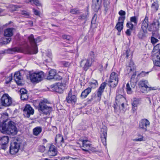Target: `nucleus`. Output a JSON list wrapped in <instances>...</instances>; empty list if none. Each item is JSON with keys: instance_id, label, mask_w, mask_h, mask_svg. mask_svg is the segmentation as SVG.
I'll list each match as a JSON object with an SVG mask.
<instances>
[{"instance_id": "nucleus-23", "label": "nucleus", "mask_w": 160, "mask_h": 160, "mask_svg": "<svg viewBox=\"0 0 160 160\" xmlns=\"http://www.w3.org/2000/svg\"><path fill=\"white\" fill-rule=\"evenodd\" d=\"M66 100L68 103H74L77 101L76 97L75 95H72L71 94L69 93L66 98Z\"/></svg>"}, {"instance_id": "nucleus-28", "label": "nucleus", "mask_w": 160, "mask_h": 160, "mask_svg": "<svg viewBox=\"0 0 160 160\" xmlns=\"http://www.w3.org/2000/svg\"><path fill=\"white\" fill-rule=\"evenodd\" d=\"M153 62L154 65L156 66L160 67V57L158 55H155Z\"/></svg>"}, {"instance_id": "nucleus-50", "label": "nucleus", "mask_w": 160, "mask_h": 160, "mask_svg": "<svg viewBox=\"0 0 160 160\" xmlns=\"http://www.w3.org/2000/svg\"><path fill=\"white\" fill-rule=\"evenodd\" d=\"M12 76H9V77L8 78L6 79V84H8L9 82L12 80Z\"/></svg>"}, {"instance_id": "nucleus-57", "label": "nucleus", "mask_w": 160, "mask_h": 160, "mask_svg": "<svg viewBox=\"0 0 160 160\" xmlns=\"http://www.w3.org/2000/svg\"><path fill=\"white\" fill-rule=\"evenodd\" d=\"M130 52V51L129 50H127L126 52L125 53L126 54V57L127 58H128V57L129 56V54Z\"/></svg>"}, {"instance_id": "nucleus-10", "label": "nucleus", "mask_w": 160, "mask_h": 160, "mask_svg": "<svg viewBox=\"0 0 160 160\" xmlns=\"http://www.w3.org/2000/svg\"><path fill=\"white\" fill-rule=\"evenodd\" d=\"M65 88L62 84L60 83H56L51 85L49 88L50 91H54L59 93H62Z\"/></svg>"}, {"instance_id": "nucleus-20", "label": "nucleus", "mask_w": 160, "mask_h": 160, "mask_svg": "<svg viewBox=\"0 0 160 160\" xmlns=\"http://www.w3.org/2000/svg\"><path fill=\"white\" fill-rule=\"evenodd\" d=\"M106 84L107 83L105 82L102 83L101 84L100 87L98 90L97 96L99 100L101 99L102 93L104 91V90L106 86Z\"/></svg>"}, {"instance_id": "nucleus-49", "label": "nucleus", "mask_w": 160, "mask_h": 160, "mask_svg": "<svg viewBox=\"0 0 160 160\" xmlns=\"http://www.w3.org/2000/svg\"><path fill=\"white\" fill-rule=\"evenodd\" d=\"M22 15L25 16V17L28 18L29 16V13L26 11H23L22 12Z\"/></svg>"}, {"instance_id": "nucleus-22", "label": "nucleus", "mask_w": 160, "mask_h": 160, "mask_svg": "<svg viewBox=\"0 0 160 160\" xmlns=\"http://www.w3.org/2000/svg\"><path fill=\"white\" fill-rule=\"evenodd\" d=\"M130 83L131 86L129 83L126 84V91L128 94H131L132 93V88H134L136 85V82H132L131 81H130Z\"/></svg>"}, {"instance_id": "nucleus-62", "label": "nucleus", "mask_w": 160, "mask_h": 160, "mask_svg": "<svg viewBox=\"0 0 160 160\" xmlns=\"http://www.w3.org/2000/svg\"><path fill=\"white\" fill-rule=\"evenodd\" d=\"M136 76V74H133L131 77V79H132V78H134Z\"/></svg>"}, {"instance_id": "nucleus-14", "label": "nucleus", "mask_w": 160, "mask_h": 160, "mask_svg": "<svg viewBox=\"0 0 160 160\" xmlns=\"http://www.w3.org/2000/svg\"><path fill=\"white\" fill-rule=\"evenodd\" d=\"M123 92L122 89H120L117 90L116 97V101L120 103L122 102H125L126 98L123 96Z\"/></svg>"}, {"instance_id": "nucleus-47", "label": "nucleus", "mask_w": 160, "mask_h": 160, "mask_svg": "<svg viewBox=\"0 0 160 160\" xmlns=\"http://www.w3.org/2000/svg\"><path fill=\"white\" fill-rule=\"evenodd\" d=\"M154 49L157 50L158 51L157 52H158L159 54H160V43L157 44L155 46Z\"/></svg>"}, {"instance_id": "nucleus-26", "label": "nucleus", "mask_w": 160, "mask_h": 160, "mask_svg": "<svg viewBox=\"0 0 160 160\" xmlns=\"http://www.w3.org/2000/svg\"><path fill=\"white\" fill-rule=\"evenodd\" d=\"M91 91V88H88L82 91L81 95V97L83 99L85 98Z\"/></svg>"}, {"instance_id": "nucleus-59", "label": "nucleus", "mask_w": 160, "mask_h": 160, "mask_svg": "<svg viewBox=\"0 0 160 160\" xmlns=\"http://www.w3.org/2000/svg\"><path fill=\"white\" fill-rule=\"evenodd\" d=\"M11 38H9L8 39H6V42H7L6 44H8V43H9L10 42V41H11Z\"/></svg>"}, {"instance_id": "nucleus-8", "label": "nucleus", "mask_w": 160, "mask_h": 160, "mask_svg": "<svg viewBox=\"0 0 160 160\" xmlns=\"http://www.w3.org/2000/svg\"><path fill=\"white\" fill-rule=\"evenodd\" d=\"M44 76V72L40 71L37 73L34 72L30 74L29 78L32 82L38 83L42 80Z\"/></svg>"}, {"instance_id": "nucleus-37", "label": "nucleus", "mask_w": 160, "mask_h": 160, "mask_svg": "<svg viewBox=\"0 0 160 160\" xmlns=\"http://www.w3.org/2000/svg\"><path fill=\"white\" fill-rule=\"evenodd\" d=\"M89 83L91 87V88H95L98 85V82L96 80H93L92 82H89Z\"/></svg>"}, {"instance_id": "nucleus-39", "label": "nucleus", "mask_w": 160, "mask_h": 160, "mask_svg": "<svg viewBox=\"0 0 160 160\" xmlns=\"http://www.w3.org/2000/svg\"><path fill=\"white\" fill-rule=\"evenodd\" d=\"M126 26L128 28H129V29H130L132 31L134 30L135 29V28L134 26V25L131 22H128L127 23Z\"/></svg>"}, {"instance_id": "nucleus-44", "label": "nucleus", "mask_w": 160, "mask_h": 160, "mask_svg": "<svg viewBox=\"0 0 160 160\" xmlns=\"http://www.w3.org/2000/svg\"><path fill=\"white\" fill-rule=\"evenodd\" d=\"M62 79V77L58 74H57L56 72L53 79H54L56 80H61Z\"/></svg>"}, {"instance_id": "nucleus-46", "label": "nucleus", "mask_w": 160, "mask_h": 160, "mask_svg": "<svg viewBox=\"0 0 160 160\" xmlns=\"http://www.w3.org/2000/svg\"><path fill=\"white\" fill-rule=\"evenodd\" d=\"M158 41V40L156 38L154 37H151V42L152 44H154L157 42Z\"/></svg>"}, {"instance_id": "nucleus-5", "label": "nucleus", "mask_w": 160, "mask_h": 160, "mask_svg": "<svg viewBox=\"0 0 160 160\" xmlns=\"http://www.w3.org/2000/svg\"><path fill=\"white\" fill-rule=\"evenodd\" d=\"M12 104V99L8 94H4L0 99V109L2 107H8L11 106Z\"/></svg>"}, {"instance_id": "nucleus-55", "label": "nucleus", "mask_w": 160, "mask_h": 160, "mask_svg": "<svg viewBox=\"0 0 160 160\" xmlns=\"http://www.w3.org/2000/svg\"><path fill=\"white\" fill-rule=\"evenodd\" d=\"M132 31V30L130 29H128L125 32L127 35L129 36H130L131 34V32Z\"/></svg>"}, {"instance_id": "nucleus-31", "label": "nucleus", "mask_w": 160, "mask_h": 160, "mask_svg": "<svg viewBox=\"0 0 160 160\" xmlns=\"http://www.w3.org/2000/svg\"><path fill=\"white\" fill-rule=\"evenodd\" d=\"M146 33L147 30L142 29V30H141L138 34V38L140 39H143L146 37Z\"/></svg>"}, {"instance_id": "nucleus-48", "label": "nucleus", "mask_w": 160, "mask_h": 160, "mask_svg": "<svg viewBox=\"0 0 160 160\" xmlns=\"http://www.w3.org/2000/svg\"><path fill=\"white\" fill-rule=\"evenodd\" d=\"M38 150L41 152H43L45 150V147L43 146H40L39 147Z\"/></svg>"}, {"instance_id": "nucleus-13", "label": "nucleus", "mask_w": 160, "mask_h": 160, "mask_svg": "<svg viewBox=\"0 0 160 160\" xmlns=\"http://www.w3.org/2000/svg\"><path fill=\"white\" fill-rule=\"evenodd\" d=\"M23 115L27 118H29L31 115L33 114L34 113V109L29 104H27L23 110Z\"/></svg>"}, {"instance_id": "nucleus-45", "label": "nucleus", "mask_w": 160, "mask_h": 160, "mask_svg": "<svg viewBox=\"0 0 160 160\" xmlns=\"http://www.w3.org/2000/svg\"><path fill=\"white\" fill-rule=\"evenodd\" d=\"M28 98V96L27 94H25L21 95V98L22 100H27Z\"/></svg>"}, {"instance_id": "nucleus-18", "label": "nucleus", "mask_w": 160, "mask_h": 160, "mask_svg": "<svg viewBox=\"0 0 160 160\" xmlns=\"http://www.w3.org/2000/svg\"><path fill=\"white\" fill-rule=\"evenodd\" d=\"M92 62L90 59H83L81 61L80 65L83 69L87 71L91 65Z\"/></svg>"}, {"instance_id": "nucleus-19", "label": "nucleus", "mask_w": 160, "mask_h": 160, "mask_svg": "<svg viewBox=\"0 0 160 160\" xmlns=\"http://www.w3.org/2000/svg\"><path fill=\"white\" fill-rule=\"evenodd\" d=\"M102 0H92V8L95 12H97L100 8Z\"/></svg>"}, {"instance_id": "nucleus-64", "label": "nucleus", "mask_w": 160, "mask_h": 160, "mask_svg": "<svg viewBox=\"0 0 160 160\" xmlns=\"http://www.w3.org/2000/svg\"><path fill=\"white\" fill-rule=\"evenodd\" d=\"M44 160H52L49 159L48 158H45L44 159Z\"/></svg>"}, {"instance_id": "nucleus-58", "label": "nucleus", "mask_w": 160, "mask_h": 160, "mask_svg": "<svg viewBox=\"0 0 160 160\" xmlns=\"http://www.w3.org/2000/svg\"><path fill=\"white\" fill-rule=\"evenodd\" d=\"M33 12L34 14L36 15H38L39 14L38 11L37 10L33 9Z\"/></svg>"}, {"instance_id": "nucleus-63", "label": "nucleus", "mask_w": 160, "mask_h": 160, "mask_svg": "<svg viewBox=\"0 0 160 160\" xmlns=\"http://www.w3.org/2000/svg\"><path fill=\"white\" fill-rule=\"evenodd\" d=\"M113 107L114 108V109L115 110L116 109V105L115 104H114L113 105Z\"/></svg>"}, {"instance_id": "nucleus-3", "label": "nucleus", "mask_w": 160, "mask_h": 160, "mask_svg": "<svg viewBox=\"0 0 160 160\" xmlns=\"http://www.w3.org/2000/svg\"><path fill=\"white\" fill-rule=\"evenodd\" d=\"M39 112L45 115L49 114L52 111V108L46 105L44 100L41 101L37 107Z\"/></svg>"}, {"instance_id": "nucleus-24", "label": "nucleus", "mask_w": 160, "mask_h": 160, "mask_svg": "<svg viewBox=\"0 0 160 160\" xmlns=\"http://www.w3.org/2000/svg\"><path fill=\"white\" fill-rule=\"evenodd\" d=\"M15 30L13 28H8L4 30V36L7 37H11L13 35V32Z\"/></svg>"}, {"instance_id": "nucleus-32", "label": "nucleus", "mask_w": 160, "mask_h": 160, "mask_svg": "<svg viewBox=\"0 0 160 160\" xmlns=\"http://www.w3.org/2000/svg\"><path fill=\"white\" fill-rule=\"evenodd\" d=\"M61 160H79V159L76 156L70 157L68 156L64 157L61 158Z\"/></svg>"}, {"instance_id": "nucleus-40", "label": "nucleus", "mask_w": 160, "mask_h": 160, "mask_svg": "<svg viewBox=\"0 0 160 160\" xmlns=\"http://www.w3.org/2000/svg\"><path fill=\"white\" fill-rule=\"evenodd\" d=\"M152 8L155 11H157L158 8V4L157 2H154L152 3Z\"/></svg>"}, {"instance_id": "nucleus-15", "label": "nucleus", "mask_w": 160, "mask_h": 160, "mask_svg": "<svg viewBox=\"0 0 160 160\" xmlns=\"http://www.w3.org/2000/svg\"><path fill=\"white\" fill-rule=\"evenodd\" d=\"M58 151L55 146L52 144H51L49 147L47 154L50 158L52 157L55 156L57 154Z\"/></svg>"}, {"instance_id": "nucleus-36", "label": "nucleus", "mask_w": 160, "mask_h": 160, "mask_svg": "<svg viewBox=\"0 0 160 160\" xmlns=\"http://www.w3.org/2000/svg\"><path fill=\"white\" fill-rule=\"evenodd\" d=\"M46 56L48 58L46 59L45 61L47 62H50L51 61L52 56L51 52L50 51H48L47 52L46 54Z\"/></svg>"}, {"instance_id": "nucleus-16", "label": "nucleus", "mask_w": 160, "mask_h": 160, "mask_svg": "<svg viewBox=\"0 0 160 160\" xmlns=\"http://www.w3.org/2000/svg\"><path fill=\"white\" fill-rule=\"evenodd\" d=\"M125 19L124 16H120L118 18V22L115 28L118 31L121 32L123 28L124 21Z\"/></svg>"}, {"instance_id": "nucleus-53", "label": "nucleus", "mask_w": 160, "mask_h": 160, "mask_svg": "<svg viewBox=\"0 0 160 160\" xmlns=\"http://www.w3.org/2000/svg\"><path fill=\"white\" fill-rule=\"evenodd\" d=\"M139 138H136L134 140V141H141L143 140V137L142 136L139 135Z\"/></svg>"}, {"instance_id": "nucleus-25", "label": "nucleus", "mask_w": 160, "mask_h": 160, "mask_svg": "<svg viewBox=\"0 0 160 160\" xmlns=\"http://www.w3.org/2000/svg\"><path fill=\"white\" fill-rule=\"evenodd\" d=\"M148 26V17L146 16L144 19L142 21L141 28L147 30Z\"/></svg>"}, {"instance_id": "nucleus-2", "label": "nucleus", "mask_w": 160, "mask_h": 160, "mask_svg": "<svg viewBox=\"0 0 160 160\" xmlns=\"http://www.w3.org/2000/svg\"><path fill=\"white\" fill-rule=\"evenodd\" d=\"M28 39L31 46V47L28 50V52L30 54H35L38 52L37 43L42 41L40 37H38L35 39L33 34H31L28 38Z\"/></svg>"}, {"instance_id": "nucleus-61", "label": "nucleus", "mask_w": 160, "mask_h": 160, "mask_svg": "<svg viewBox=\"0 0 160 160\" xmlns=\"http://www.w3.org/2000/svg\"><path fill=\"white\" fill-rule=\"evenodd\" d=\"M80 19H84L85 18V16L83 15H81L80 16Z\"/></svg>"}, {"instance_id": "nucleus-9", "label": "nucleus", "mask_w": 160, "mask_h": 160, "mask_svg": "<svg viewBox=\"0 0 160 160\" xmlns=\"http://www.w3.org/2000/svg\"><path fill=\"white\" fill-rule=\"evenodd\" d=\"M118 74L114 72H112L108 81V85L110 88H113L116 87L118 84ZM111 90V89L110 88V91Z\"/></svg>"}, {"instance_id": "nucleus-43", "label": "nucleus", "mask_w": 160, "mask_h": 160, "mask_svg": "<svg viewBox=\"0 0 160 160\" xmlns=\"http://www.w3.org/2000/svg\"><path fill=\"white\" fill-rule=\"evenodd\" d=\"M107 137V136H105V137L101 136L102 142L103 143V145H104L105 146H106L107 145V142H107V141H106Z\"/></svg>"}, {"instance_id": "nucleus-34", "label": "nucleus", "mask_w": 160, "mask_h": 160, "mask_svg": "<svg viewBox=\"0 0 160 160\" xmlns=\"http://www.w3.org/2000/svg\"><path fill=\"white\" fill-rule=\"evenodd\" d=\"M17 51V49L16 48H10L8 50H5L4 51H2V53H13Z\"/></svg>"}, {"instance_id": "nucleus-1", "label": "nucleus", "mask_w": 160, "mask_h": 160, "mask_svg": "<svg viewBox=\"0 0 160 160\" xmlns=\"http://www.w3.org/2000/svg\"><path fill=\"white\" fill-rule=\"evenodd\" d=\"M4 116L6 117V118H8V113H3V115H2L0 118V131L3 133L13 135H15L18 132L16 123L13 121L7 120H3L2 122H1V121L4 119Z\"/></svg>"}, {"instance_id": "nucleus-41", "label": "nucleus", "mask_w": 160, "mask_h": 160, "mask_svg": "<svg viewBox=\"0 0 160 160\" xmlns=\"http://www.w3.org/2000/svg\"><path fill=\"white\" fill-rule=\"evenodd\" d=\"M62 38L63 39H65L68 41H71L72 40V37L70 35L64 34L62 35Z\"/></svg>"}, {"instance_id": "nucleus-21", "label": "nucleus", "mask_w": 160, "mask_h": 160, "mask_svg": "<svg viewBox=\"0 0 160 160\" xmlns=\"http://www.w3.org/2000/svg\"><path fill=\"white\" fill-rule=\"evenodd\" d=\"M14 78L18 85H20L22 84V77L20 75V73L19 72H17L15 73Z\"/></svg>"}, {"instance_id": "nucleus-54", "label": "nucleus", "mask_w": 160, "mask_h": 160, "mask_svg": "<svg viewBox=\"0 0 160 160\" xmlns=\"http://www.w3.org/2000/svg\"><path fill=\"white\" fill-rule=\"evenodd\" d=\"M78 12V11L76 9H71L70 11L71 13L73 14H76Z\"/></svg>"}, {"instance_id": "nucleus-17", "label": "nucleus", "mask_w": 160, "mask_h": 160, "mask_svg": "<svg viewBox=\"0 0 160 160\" xmlns=\"http://www.w3.org/2000/svg\"><path fill=\"white\" fill-rule=\"evenodd\" d=\"M150 125V122L149 121L146 119H142L140 122L139 124V128L143 129L144 131H146L147 130V127Z\"/></svg>"}, {"instance_id": "nucleus-6", "label": "nucleus", "mask_w": 160, "mask_h": 160, "mask_svg": "<svg viewBox=\"0 0 160 160\" xmlns=\"http://www.w3.org/2000/svg\"><path fill=\"white\" fill-rule=\"evenodd\" d=\"M82 145L81 147L83 151L87 152L89 153H91V152H95L96 151V148L92 146L88 141L83 140L82 141Z\"/></svg>"}, {"instance_id": "nucleus-12", "label": "nucleus", "mask_w": 160, "mask_h": 160, "mask_svg": "<svg viewBox=\"0 0 160 160\" xmlns=\"http://www.w3.org/2000/svg\"><path fill=\"white\" fill-rule=\"evenodd\" d=\"M9 139L8 136H4L0 137V148L3 150H5L8 146V144Z\"/></svg>"}, {"instance_id": "nucleus-30", "label": "nucleus", "mask_w": 160, "mask_h": 160, "mask_svg": "<svg viewBox=\"0 0 160 160\" xmlns=\"http://www.w3.org/2000/svg\"><path fill=\"white\" fill-rule=\"evenodd\" d=\"M140 101L139 99L138 98H134L133 101L132 103V109L133 111L136 110V107H137Z\"/></svg>"}, {"instance_id": "nucleus-33", "label": "nucleus", "mask_w": 160, "mask_h": 160, "mask_svg": "<svg viewBox=\"0 0 160 160\" xmlns=\"http://www.w3.org/2000/svg\"><path fill=\"white\" fill-rule=\"evenodd\" d=\"M42 129L40 127H36L33 130V132L34 135L37 136L42 132Z\"/></svg>"}, {"instance_id": "nucleus-4", "label": "nucleus", "mask_w": 160, "mask_h": 160, "mask_svg": "<svg viewBox=\"0 0 160 160\" xmlns=\"http://www.w3.org/2000/svg\"><path fill=\"white\" fill-rule=\"evenodd\" d=\"M160 26L159 21L158 20L154 21L152 24H150L148 30L150 32H152L153 35L160 39V36L157 31L159 30Z\"/></svg>"}, {"instance_id": "nucleus-7", "label": "nucleus", "mask_w": 160, "mask_h": 160, "mask_svg": "<svg viewBox=\"0 0 160 160\" xmlns=\"http://www.w3.org/2000/svg\"><path fill=\"white\" fill-rule=\"evenodd\" d=\"M148 82L147 80H140L138 83V86L140 88L141 91L143 93H147L152 90H155L154 88L148 86Z\"/></svg>"}, {"instance_id": "nucleus-27", "label": "nucleus", "mask_w": 160, "mask_h": 160, "mask_svg": "<svg viewBox=\"0 0 160 160\" xmlns=\"http://www.w3.org/2000/svg\"><path fill=\"white\" fill-rule=\"evenodd\" d=\"M55 145H57V144L60 143H63L64 140L62 136L60 134L56 135L55 138Z\"/></svg>"}, {"instance_id": "nucleus-38", "label": "nucleus", "mask_w": 160, "mask_h": 160, "mask_svg": "<svg viewBox=\"0 0 160 160\" xmlns=\"http://www.w3.org/2000/svg\"><path fill=\"white\" fill-rule=\"evenodd\" d=\"M138 18L136 16L132 17L130 18V22L131 23L133 22L134 25H137L138 23Z\"/></svg>"}, {"instance_id": "nucleus-11", "label": "nucleus", "mask_w": 160, "mask_h": 160, "mask_svg": "<svg viewBox=\"0 0 160 160\" xmlns=\"http://www.w3.org/2000/svg\"><path fill=\"white\" fill-rule=\"evenodd\" d=\"M21 144V143L18 141L12 142L10 147V153L12 155L17 153L19 151Z\"/></svg>"}, {"instance_id": "nucleus-56", "label": "nucleus", "mask_w": 160, "mask_h": 160, "mask_svg": "<svg viewBox=\"0 0 160 160\" xmlns=\"http://www.w3.org/2000/svg\"><path fill=\"white\" fill-rule=\"evenodd\" d=\"M89 55L91 56V58H93L94 56V52H91L89 53Z\"/></svg>"}, {"instance_id": "nucleus-51", "label": "nucleus", "mask_w": 160, "mask_h": 160, "mask_svg": "<svg viewBox=\"0 0 160 160\" xmlns=\"http://www.w3.org/2000/svg\"><path fill=\"white\" fill-rule=\"evenodd\" d=\"M118 14L120 15L121 16L125 17V16L126 14V12L122 10H121L119 11Z\"/></svg>"}, {"instance_id": "nucleus-42", "label": "nucleus", "mask_w": 160, "mask_h": 160, "mask_svg": "<svg viewBox=\"0 0 160 160\" xmlns=\"http://www.w3.org/2000/svg\"><path fill=\"white\" fill-rule=\"evenodd\" d=\"M149 72L142 71L140 73L138 74V76L140 77H143L145 76L146 74H148Z\"/></svg>"}, {"instance_id": "nucleus-60", "label": "nucleus", "mask_w": 160, "mask_h": 160, "mask_svg": "<svg viewBox=\"0 0 160 160\" xmlns=\"http://www.w3.org/2000/svg\"><path fill=\"white\" fill-rule=\"evenodd\" d=\"M124 102H120V103H121V107H122V109L124 107Z\"/></svg>"}, {"instance_id": "nucleus-35", "label": "nucleus", "mask_w": 160, "mask_h": 160, "mask_svg": "<svg viewBox=\"0 0 160 160\" xmlns=\"http://www.w3.org/2000/svg\"><path fill=\"white\" fill-rule=\"evenodd\" d=\"M107 136V129L105 126H103L101 129V136L104 137Z\"/></svg>"}, {"instance_id": "nucleus-29", "label": "nucleus", "mask_w": 160, "mask_h": 160, "mask_svg": "<svg viewBox=\"0 0 160 160\" xmlns=\"http://www.w3.org/2000/svg\"><path fill=\"white\" fill-rule=\"evenodd\" d=\"M56 72V70H51L48 72V75L47 77V79H53Z\"/></svg>"}, {"instance_id": "nucleus-52", "label": "nucleus", "mask_w": 160, "mask_h": 160, "mask_svg": "<svg viewBox=\"0 0 160 160\" xmlns=\"http://www.w3.org/2000/svg\"><path fill=\"white\" fill-rule=\"evenodd\" d=\"M20 92L21 95L25 94L27 93L26 90L24 88H21L20 90Z\"/></svg>"}]
</instances>
